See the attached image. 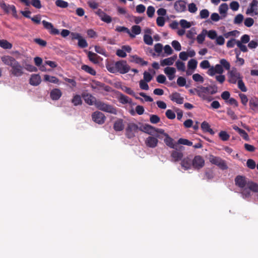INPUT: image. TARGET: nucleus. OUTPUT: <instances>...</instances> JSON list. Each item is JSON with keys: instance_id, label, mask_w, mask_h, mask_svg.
Here are the masks:
<instances>
[{"instance_id": "36", "label": "nucleus", "mask_w": 258, "mask_h": 258, "mask_svg": "<svg viewBox=\"0 0 258 258\" xmlns=\"http://www.w3.org/2000/svg\"><path fill=\"white\" fill-rule=\"evenodd\" d=\"M171 156L174 161L176 162L180 160L182 158L183 154L181 152L174 150L172 152Z\"/></svg>"}, {"instance_id": "64", "label": "nucleus", "mask_w": 258, "mask_h": 258, "mask_svg": "<svg viewBox=\"0 0 258 258\" xmlns=\"http://www.w3.org/2000/svg\"><path fill=\"white\" fill-rule=\"evenodd\" d=\"M166 116L167 117L170 119H173L175 118V113L170 109H168L166 111Z\"/></svg>"}, {"instance_id": "32", "label": "nucleus", "mask_w": 258, "mask_h": 258, "mask_svg": "<svg viewBox=\"0 0 258 258\" xmlns=\"http://www.w3.org/2000/svg\"><path fill=\"white\" fill-rule=\"evenodd\" d=\"M113 128L116 131H121L124 128V124L123 123V120L119 119L115 121L113 125Z\"/></svg>"}, {"instance_id": "14", "label": "nucleus", "mask_w": 258, "mask_h": 258, "mask_svg": "<svg viewBox=\"0 0 258 258\" xmlns=\"http://www.w3.org/2000/svg\"><path fill=\"white\" fill-rule=\"evenodd\" d=\"M92 120L96 123L102 124L106 119L104 114L100 111H95L92 114Z\"/></svg>"}, {"instance_id": "60", "label": "nucleus", "mask_w": 258, "mask_h": 258, "mask_svg": "<svg viewBox=\"0 0 258 258\" xmlns=\"http://www.w3.org/2000/svg\"><path fill=\"white\" fill-rule=\"evenodd\" d=\"M78 46L81 48H86L88 46V43L85 39L81 37L78 40Z\"/></svg>"}, {"instance_id": "58", "label": "nucleus", "mask_w": 258, "mask_h": 258, "mask_svg": "<svg viewBox=\"0 0 258 258\" xmlns=\"http://www.w3.org/2000/svg\"><path fill=\"white\" fill-rule=\"evenodd\" d=\"M148 82H146V81L141 80L139 82V85L141 89L144 90H148L149 89V86L147 84Z\"/></svg>"}, {"instance_id": "38", "label": "nucleus", "mask_w": 258, "mask_h": 258, "mask_svg": "<svg viewBox=\"0 0 258 258\" xmlns=\"http://www.w3.org/2000/svg\"><path fill=\"white\" fill-rule=\"evenodd\" d=\"M44 80L45 81L49 82L50 83L58 84L59 80L54 76H50L48 75H45L44 76Z\"/></svg>"}, {"instance_id": "52", "label": "nucleus", "mask_w": 258, "mask_h": 258, "mask_svg": "<svg viewBox=\"0 0 258 258\" xmlns=\"http://www.w3.org/2000/svg\"><path fill=\"white\" fill-rule=\"evenodd\" d=\"M172 46L176 51H180L181 49V46L180 43L176 40H173L171 42Z\"/></svg>"}, {"instance_id": "1", "label": "nucleus", "mask_w": 258, "mask_h": 258, "mask_svg": "<svg viewBox=\"0 0 258 258\" xmlns=\"http://www.w3.org/2000/svg\"><path fill=\"white\" fill-rule=\"evenodd\" d=\"M200 66L203 69H209L208 75L212 77L215 76L216 80L220 84H222L226 79L225 76L223 75L224 72V69L229 70L231 66L230 63L224 58L220 59V64H217L215 66H211L207 60L202 61Z\"/></svg>"}, {"instance_id": "50", "label": "nucleus", "mask_w": 258, "mask_h": 258, "mask_svg": "<svg viewBox=\"0 0 258 258\" xmlns=\"http://www.w3.org/2000/svg\"><path fill=\"white\" fill-rule=\"evenodd\" d=\"M188 10L191 13H195L198 10V8L195 4L190 3L188 5Z\"/></svg>"}, {"instance_id": "42", "label": "nucleus", "mask_w": 258, "mask_h": 258, "mask_svg": "<svg viewBox=\"0 0 258 258\" xmlns=\"http://www.w3.org/2000/svg\"><path fill=\"white\" fill-rule=\"evenodd\" d=\"M81 69L85 71L86 72L92 75H95L96 73V71L91 67L87 66V65H82L81 67Z\"/></svg>"}, {"instance_id": "45", "label": "nucleus", "mask_w": 258, "mask_h": 258, "mask_svg": "<svg viewBox=\"0 0 258 258\" xmlns=\"http://www.w3.org/2000/svg\"><path fill=\"white\" fill-rule=\"evenodd\" d=\"M219 138L223 141H226L230 138L229 135L226 131H221L219 133Z\"/></svg>"}, {"instance_id": "20", "label": "nucleus", "mask_w": 258, "mask_h": 258, "mask_svg": "<svg viewBox=\"0 0 258 258\" xmlns=\"http://www.w3.org/2000/svg\"><path fill=\"white\" fill-rule=\"evenodd\" d=\"M180 164L185 170H188L192 167V160L189 157H187L181 160Z\"/></svg>"}, {"instance_id": "41", "label": "nucleus", "mask_w": 258, "mask_h": 258, "mask_svg": "<svg viewBox=\"0 0 258 258\" xmlns=\"http://www.w3.org/2000/svg\"><path fill=\"white\" fill-rule=\"evenodd\" d=\"M207 32V31L206 30H203L202 32L198 35L197 40L198 43L202 44L203 43L205 40Z\"/></svg>"}, {"instance_id": "27", "label": "nucleus", "mask_w": 258, "mask_h": 258, "mask_svg": "<svg viewBox=\"0 0 258 258\" xmlns=\"http://www.w3.org/2000/svg\"><path fill=\"white\" fill-rule=\"evenodd\" d=\"M62 95V92L59 89H54L50 92V96L53 100H58Z\"/></svg>"}, {"instance_id": "5", "label": "nucleus", "mask_w": 258, "mask_h": 258, "mask_svg": "<svg viewBox=\"0 0 258 258\" xmlns=\"http://www.w3.org/2000/svg\"><path fill=\"white\" fill-rule=\"evenodd\" d=\"M227 73L228 81L231 84H236L239 80L242 79V77L235 68H232L229 70Z\"/></svg>"}, {"instance_id": "48", "label": "nucleus", "mask_w": 258, "mask_h": 258, "mask_svg": "<svg viewBox=\"0 0 258 258\" xmlns=\"http://www.w3.org/2000/svg\"><path fill=\"white\" fill-rule=\"evenodd\" d=\"M177 144H182V145H184L191 146L192 145V143L187 139L180 138L178 140Z\"/></svg>"}, {"instance_id": "26", "label": "nucleus", "mask_w": 258, "mask_h": 258, "mask_svg": "<svg viewBox=\"0 0 258 258\" xmlns=\"http://www.w3.org/2000/svg\"><path fill=\"white\" fill-rule=\"evenodd\" d=\"M2 61L6 65L9 66L11 67L13 65L16 60L12 56L5 55L1 58Z\"/></svg>"}, {"instance_id": "53", "label": "nucleus", "mask_w": 258, "mask_h": 258, "mask_svg": "<svg viewBox=\"0 0 258 258\" xmlns=\"http://www.w3.org/2000/svg\"><path fill=\"white\" fill-rule=\"evenodd\" d=\"M155 11V8L153 6H149L147 10V14L148 16L150 18L153 17L154 15Z\"/></svg>"}, {"instance_id": "30", "label": "nucleus", "mask_w": 258, "mask_h": 258, "mask_svg": "<svg viewBox=\"0 0 258 258\" xmlns=\"http://www.w3.org/2000/svg\"><path fill=\"white\" fill-rule=\"evenodd\" d=\"M131 61L134 62L136 63L140 64L142 66H146L148 64V62L144 60L142 58L136 55H132L131 56Z\"/></svg>"}, {"instance_id": "18", "label": "nucleus", "mask_w": 258, "mask_h": 258, "mask_svg": "<svg viewBox=\"0 0 258 258\" xmlns=\"http://www.w3.org/2000/svg\"><path fill=\"white\" fill-rule=\"evenodd\" d=\"M164 72L170 81L173 80L175 77L176 69L173 67L165 68L164 69Z\"/></svg>"}, {"instance_id": "31", "label": "nucleus", "mask_w": 258, "mask_h": 258, "mask_svg": "<svg viewBox=\"0 0 258 258\" xmlns=\"http://www.w3.org/2000/svg\"><path fill=\"white\" fill-rule=\"evenodd\" d=\"M201 128L205 132L209 133L211 135H214L215 132L210 127V125L207 121H204L201 124Z\"/></svg>"}, {"instance_id": "34", "label": "nucleus", "mask_w": 258, "mask_h": 258, "mask_svg": "<svg viewBox=\"0 0 258 258\" xmlns=\"http://www.w3.org/2000/svg\"><path fill=\"white\" fill-rule=\"evenodd\" d=\"M88 57L89 60L94 63L97 64L99 63V56L96 53L89 51L88 53Z\"/></svg>"}, {"instance_id": "11", "label": "nucleus", "mask_w": 258, "mask_h": 258, "mask_svg": "<svg viewBox=\"0 0 258 258\" xmlns=\"http://www.w3.org/2000/svg\"><path fill=\"white\" fill-rule=\"evenodd\" d=\"M0 7L5 12L7 13L12 12L14 17H18L17 10L15 6L7 5L5 3L2 2L0 3Z\"/></svg>"}, {"instance_id": "4", "label": "nucleus", "mask_w": 258, "mask_h": 258, "mask_svg": "<svg viewBox=\"0 0 258 258\" xmlns=\"http://www.w3.org/2000/svg\"><path fill=\"white\" fill-rule=\"evenodd\" d=\"M95 106L99 110L104 112L110 113L113 114H117L116 109L109 104H106L100 100H97L95 103Z\"/></svg>"}, {"instance_id": "55", "label": "nucleus", "mask_w": 258, "mask_h": 258, "mask_svg": "<svg viewBox=\"0 0 258 258\" xmlns=\"http://www.w3.org/2000/svg\"><path fill=\"white\" fill-rule=\"evenodd\" d=\"M208 37L211 39H215L217 36V32L215 30H211L207 32Z\"/></svg>"}, {"instance_id": "44", "label": "nucleus", "mask_w": 258, "mask_h": 258, "mask_svg": "<svg viewBox=\"0 0 258 258\" xmlns=\"http://www.w3.org/2000/svg\"><path fill=\"white\" fill-rule=\"evenodd\" d=\"M198 61L195 59H191L188 62L187 66L188 69L194 70L197 67Z\"/></svg>"}, {"instance_id": "43", "label": "nucleus", "mask_w": 258, "mask_h": 258, "mask_svg": "<svg viewBox=\"0 0 258 258\" xmlns=\"http://www.w3.org/2000/svg\"><path fill=\"white\" fill-rule=\"evenodd\" d=\"M143 40L145 44L148 45H152L153 43V40L151 35L148 34H144Z\"/></svg>"}, {"instance_id": "15", "label": "nucleus", "mask_w": 258, "mask_h": 258, "mask_svg": "<svg viewBox=\"0 0 258 258\" xmlns=\"http://www.w3.org/2000/svg\"><path fill=\"white\" fill-rule=\"evenodd\" d=\"M186 3L183 0L176 1L174 4V8L176 12L182 13L186 10Z\"/></svg>"}, {"instance_id": "61", "label": "nucleus", "mask_w": 258, "mask_h": 258, "mask_svg": "<svg viewBox=\"0 0 258 258\" xmlns=\"http://www.w3.org/2000/svg\"><path fill=\"white\" fill-rule=\"evenodd\" d=\"M179 24H180V26L183 28H184V29L185 28H189L191 26L190 23L184 19L181 20L179 21Z\"/></svg>"}, {"instance_id": "25", "label": "nucleus", "mask_w": 258, "mask_h": 258, "mask_svg": "<svg viewBox=\"0 0 258 258\" xmlns=\"http://www.w3.org/2000/svg\"><path fill=\"white\" fill-rule=\"evenodd\" d=\"M141 32V28L139 25H134L131 28L130 33H128L131 38H135L136 35H139Z\"/></svg>"}, {"instance_id": "8", "label": "nucleus", "mask_w": 258, "mask_h": 258, "mask_svg": "<svg viewBox=\"0 0 258 258\" xmlns=\"http://www.w3.org/2000/svg\"><path fill=\"white\" fill-rule=\"evenodd\" d=\"M158 138L161 139L162 137L159 135H156L155 137L153 136H149L145 140V143L147 147L154 148L158 145L159 142Z\"/></svg>"}, {"instance_id": "22", "label": "nucleus", "mask_w": 258, "mask_h": 258, "mask_svg": "<svg viewBox=\"0 0 258 258\" xmlns=\"http://www.w3.org/2000/svg\"><path fill=\"white\" fill-rule=\"evenodd\" d=\"M170 99L177 104H181L183 103L184 98L181 95L177 92L172 93L170 96Z\"/></svg>"}, {"instance_id": "17", "label": "nucleus", "mask_w": 258, "mask_h": 258, "mask_svg": "<svg viewBox=\"0 0 258 258\" xmlns=\"http://www.w3.org/2000/svg\"><path fill=\"white\" fill-rule=\"evenodd\" d=\"M96 14L99 17L100 19L106 23H110L112 21V18L106 14L101 9L98 10Z\"/></svg>"}, {"instance_id": "35", "label": "nucleus", "mask_w": 258, "mask_h": 258, "mask_svg": "<svg viewBox=\"0 0 258 258\" xmlns=\"http://www.w3.org/2000/svg\"><path fill=\"white\" fill-rule=\"evenodd\" d=\"M118 99L119 102L122 104H131L132 102V99L122 94L119 95Z\"/></svg>"}, {"instance_id": "3", "label": "nucleus", "mask_w": 258, "mask_h": 258, "mask_svg": "<svg viewBox=\"0 0 258 258\" xmlns=\"http://www.w3.org/2000/svg\"><path fill=\"white\" fill-rule=\"evenodd\" d=\"M213 88V87L212 86L206 87L200 86L198 87L197 89H196L195 91L197 95L203 100L210 102L213 99V98L212 96L209 95V94L213 95L217 92V90H214Z\"/></svg>"}, {"instance_id": "9", "label": "nucleus", "mask_w": 258, "mask_h": 258, "mask_svg": "<svg viewBox=\"0 0 258 258\" xmlns=\"http://www.w3.org/2000/svg\"><path fill=\"white\" fill-rule=\"evenodd\" d=\"M115 64L117 72L121 74L127 73L130 71V67L125 60L116 61Z\"/></svg>"}, {"instance_id": "40", "label": "nucleus", "mask_w": 258, "mask_h": 258, "mask_svg": "<svg viewBox=\"0 0 258 258\" xmlns=\"http://www.w3.org/2000/svg\"><path fill=\"white\" fill-rule=\"evenodd\" d=\"M0 46L5 49H10L12 48V44L6 40H0Z\"/></svg>"}, {"instance_id": "54", "label": "nucleus", "mask_w": 258, "mask_h": 258, "mask_svg": "<svg viewBox=\"0 0 258 258\" xmlns=\"http://www.w3.org/2000/svg\"><path fill=\"white\" fill-rule=\"evenodd\" d=\"M243 20V16L242 14H238L236 16L234 20V23L239 24L242 23Z\"/></svg>"}, {"instance_id": "16", "label": "nucleus", "mask_w": 258, "mask_h": 258, "mask_svg": "<svg viewBox=\"0 0 258 258\" xmlns=\"http://www.w3.org/2000/svg\"><path fill=\"white\" fill-rule=\"evenodd\" d=\"M42 23L44 27L47 30L50 34L53 35H58L59 34V30L55 28L51 23L45 20H43Z\"/></svg>"}, {"instance_id": "24", "label": "nucleus", "mask_w": 258, "mask_h": 258, "mask_svg": "<svg viewBox=\"0 0 258 258\" xmlns=\"http://www.w3.org/2000/svg\"><path fill=\"white\" fill-rule=\"evenodd\" d=\"M164 141L166 145L170 148L177 149V143L174 142L173 140L168 135H166Z\"/></svg>"}, {"instance_id": "47", "label": "nucleus", "mask_w": 258, "mask_h": 258, "mask_svg": "<svg viewBox=\"0 0 258 258\" xmlns=\"http://www.w3.org/2000/svg\"><path fill=\"white\" fill-rule=\"evenodd\" d=\"M94 47L95 50L97 53L105 56H107L106 50L104 48L97 45L95 46Z\"/></svg>"}, {"instance_id": "56", "label": "nucleus", "mask_w": 258, "mask_h": 258, "mask_svg": "<svg viewBox=\"0 0 258 258\" xmlns=\"http://www.w3.org/2000/svg\"><path fill=\"white\" fill-rule=\"evenodd\" d=\"M143 76V80L146 82H150L153 79V76L149 72L146 71L144 73Z\"/></svg>"}, {"instance_id": "37", "label": "nucleus", "mask_w": 258, "mask_h": 258, "mask_svg": "<svg viewBox=\"0 0 258 258\" xmlns=\"http://www.w3.org/2000/svg\"><path fill=\"white\" fill-rule=\"evenodd\" d=\"M144 131L149 135L153 136L155 133V128L150 125L146 124L144 126Z\"/></svg>"}, {"instance_id": "59", "label": "nucleus", "mask_w": 258, "mask_h": 258, "mask_svg": "<svg viewBox=\"0 0 258 258\" xmlns=\"http://www.w3.org/2000/svg\"><path fill=\"white\" fill-rule=\"evenodd\" d=\"M253 23L254 20L251 18H247L244 21V25L247 27H250L253 25Z\"/></svg>"}, {"instance_id": "62", "label": "nucleus", "mask_w": 258, "mask_h": 258, "mask_svg": "<svg viewBox=\"0 0 258 258\" xmlns=\"http://www.w3.org/2000/svg\"><path fill=\"white\" fill-rule=\"evenodd\" d=\"M230 8L232 10L236 11L239 8V3L237 2L233 1L230 4Z\"/></svg>"}, {"instance_id": "7", "label": "nucleus", "mask_w": 258, "mask_h": 258, "mask_svg": "<svg viewBox=\"0 0 258 258\" xmlns=\"http://www.w3.org/2000/svg\"><path fill=\"white\" fill-rule=\"evenodd\" d=\"M10 73L13 76L20 77L24 74V68L20 63L16 60L13 65L11 67Z\"/></svg>"}, {"instance_id": "19", "label": "nucleus", "mask_w": 258, "mask_h": 258, "mask_svg": "<svg viewBox=\"0 0 258 258\" xmlns=\"http://www.w3.org/2000/svg\"><path fill=\"white\" fill-rule=\"evenodd\" d=\"M85 102L89 105H95L97 101L96 98L90 94H85L83 95Z\"/></svg>"}, {"instance_id": "23", "label": "nucleus", "mask_w": 258, "mask_h": 258, "mask_svg": "<svg viewBox=\"0 0 258 258\" xmlns=\"http://www.w3.org/2000/svg\"><path fill=\"white\" fill-rule=\"evenodd\" d=\"M176 58V55H173L171 57L165 58L164 59L161 60L160 64L162 67H164L165 66H172L174 63Z\"/></svg>"}, {"instance_id": "63", "label": "nucleus", "mask_w": 258, "mask_h": 258, "mask_svg": "<svg viewBox=\"0 0 258 258\" xmlns=\"http://www.w3.org/2000/svg\"><path fill=\"white\" fill-rule=\"evenodd\" d=\"M177 84L180 87H183L186 85V80L182 77H179L177 80Z\"/></svg>"}, {"instance_id": "10", "label": "nucleus", "mask_w": 258, "mask_h": 258, "mask_svg": "<svg viewBox=\"0 0 258 258\" xmlns=\"http://www.w3.org/2000/svg\"><path fill=\"white\" fill-rule=\"evenodd\" d=\"M246 14L252 16L253 15H258V2L256 0H252L249 4L246 11Z\"/></svg>"}, {"instance_id": "49", "label": "nucleus", "mask_w": 258, "mask_h": 258, "mask_svg": "<svg viewBox=\"0 0 258 258\" xmlns=\"http://www.w3.org/2000/svg\"><path fill=\"white\" fill-rule=\"evenodd\" d=\"M210 13L207 9H203L200 12V16L201 19H206L209 16Z\"/></svg>"}, {"instance_id": "33", "label": "nucleus", "mask_w": 258, "mask_h": 258, "mask_svg": "<svg viewBox=\"0 0 258 258\" xmlns=\"http://www.w3.org/2000/svg\"><path fill=\"white\" fill-rule=\"evenodd\" d=\"M228 9V6L226 3H223L219 6V12L223 18H225L226 16Z\"/></svg>"}, {"instance_id": "12", "label": "nucleus", "mask_w": 258, "mask_h": 258, "mask_svg": "<svg viewBox=\"0 0 258 258\" xmlns=\"http://www.w3.org/2000/svg\"><path fill=\"white\" fill-rule=\"evenodd\" d=\"M192 164L194 169L199 170L204 167L205 160L202 156L197 155L192 160Z\"/></svg>"}, {"instance_id": "29", "label": "nucleus", "mask_w": 258, "mask_h": 258, "mask_svg": "<svg viewBox=\"0 0 258 258\" xmlns=\"http://www.w3.org/2000/svg\"><path fill=\"white\" fill-rule=\"evenodd\" d=\"M250 108L254 111H258V99L256 98H252L249 102Z\"/></svg>"}, {"instance_id": "6", "label": "nucleus", "mask_w": 258, "mask_h": 258, "mask_svg": "<svg viewBox=\"0 0 258 258\" xmlns=\"http://www.w3.org/2000/svg\"><path fill=\"white\" fill-rule=\"evenodd\" d=\"M209 159L212 164L217 165L222 170H226L228 168L226 161L219 157L211 155L209 156Z\"/></svg>"}, {"instance_id": "57", "label": "nucleus", "mask_w": 258, "mask_h": 258, "mask_svg": "<svg viewBox=\"0 0 258 258\" xmlns=\"http://www.w3.org/2000/svg\"><path fill=\"white\" fill-rule=\"evenodd\" d=\"M192 79L195 82H199L200 83H203L204 81L203 77L199 74H194L192 75Z\"/></svg>"}, {"instance_id": "21", "label": "nucleus", "mask_w": 258, "mask_h": 258, "mask_svg": "<svg viewBox=\"0 0 258 258\" xmlns=\"http://www.w3.org/2000/svg\"><path fill=\"white\" fill-rule=\"evenodd\" d=\"M41 82V77L38 74L32 75L29 79L30 84L34 86H37L39 85Z\"/></svg>"}, {"instance_id": "51", "label": "nucleus", "mask_w": 258, "mask_h": 258, "mask_svg": "<svg viewBox=\"0 0 258 258\" xmlns=\"http://www.w3.org/2000/svg\"><path fill=\"white\" fill-rule=\"evenodd\" d=\"M237 83L238 84V87L239 89H240L241 91L245 92L247 91L246 87H245L244 83L242 81V79L239 80Z\"/></svg>"}, {"instance_id": "46", "label": "nucleus", "mask_w": 258, "mask_h": 258, "mask_svg": "<svg viewBox=\"0 0 258 258\" xmlns=\"http://www.w3.org/2000/svg\"><path fill=\"white\" fill-rule=\"evenodd\" d=\"M175 66L178 71L184 72L185 71V63L180 60H177L175 62Z\"/></svg>"}, {"instance_id": "13", "label": "nucleus", "mask_w": 258, "mask_h": 258, "mask_svg": "<svg viewBox=\"0 0 258 258\" xmlns=\"http://www.w3.org/2000/svg\"><path fill=\"white\" fill-rule=\"evenodd\" d=\"M139 127L135 123H129L126 128V136L129 138H132L135 136V134L138 132Z\"/></svg>"}, {"instance_id": "2", "label": "nucleus", "mask_w": 258, "mask_h": 258, "mask_svg": "<svg viewBox=\"0 0 258 258\" xmlns=\"http://www.w3.org/2000/svg\"><path fill=\"white\" fill-rule=\"evenodd\" d=\"M234 182L236 186L240 189L241 196L244 199L251 196V191L258 192V184L244 176H236Z\"/></svg>"}, {"instance_id": "39", "label": "nucleus", "mask_w": 258, "mask_h": 258, "mask_svg": "<svg viewBox=\"0 0 258 258\" xmlns=\"http://www.w3.org/2000/svg\"><path fill=\"white\" fill-rule=\"evenodd\" d=\"M71 102L75 106L81 105L82 103V100L81 96L79 95H74Z\"/></svg>"}, {"instance_id": "28", "label": "nucleus", "mask_w": 258, "mask_h": 258, "mask_svg": "<svg viewBox=\"0 0 258 258\" xmlns=\"http://www.w3.org/2000/svg\"><path fill=\"white\" fill-rule=\"evenodd\" d=\"M55 5L57 7L60 8H66L69 6L72 9H74L75 6L74 4H72L69 6L68 3L63 0H56L55 1Z\"/></svg>"}]
</instances>
